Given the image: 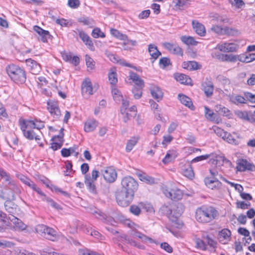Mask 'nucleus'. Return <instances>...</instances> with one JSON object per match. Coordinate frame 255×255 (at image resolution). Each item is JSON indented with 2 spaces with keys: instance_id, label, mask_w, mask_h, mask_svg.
Masks as SVG:
<instances>
[{
  "instance_id": "nucleus-1",
  "label": "nucleus",
  "mask_w": 255,
  "mask_h": 255,
  "mask_svg": "<svg viewBox=\"0 0 255 255\" xmlns=\"http://www.w3.org/2000/svg\"><path fill=\"white\" fill-rule=\"evenodd\" d=\"M219 215L218 211L212 206H203L196 209L195 218L201 223H208L215 220Z\"/></svg>"
},
{
  "instance_id": "nucleus-2",
  "label": "nucleus",
  "mask_w": 255,
  "mask_h": 255,
  "mask_svg": "<svg viewBox=\"0 0 255 255\" xmlns=\"http://www.w3.org/2000/svg\"><path fill=\"white\" fill-rule=\"evenodd\" d=\"M6 72L11 80L17 84H22L26 81L25 71L19 66L10 64L6 68Z\"/></svg>"
},
{
  "instance_id": "nucleus-3",
  "label": "nucleus",
  "mask_w": 255,
  "mask_h": 255,
  "mask_svg": "<svg viewBox=\"0 0 255 255\" xmlns=\"http://www.w3.org/2000/svg\"><path fill=\"white\" fill-rule=\"evenodd\" d=\"M123 224L130 229L129 234L134 238H138L143 242L150 243H155V241L151 238L146 236L145 235L138 231L139 226L135 224L129 219H124L123 221Z\"/></svg>"
},
{
  "instance_id": "nucleus-4",
  "label": "nucleus",
  "mask_w": 255,
  "mask_h": 255,
  "mask_svg": "<svg viewBox=\"0 0 255 255\" xmlns=\"http://www.w3.org/2000/svg\"><path fill=\"white\" fill-rule=\"evenodd\" d=\"M121 190L134 195V192L138 188V183L132 177L128 176L124 177L121 181Z\"/></svg>"
},
{
  "instance_id": "nucleus-5",
  "label": "nucleus",
  "mask_w": 255,
  "mask_h": 255,
  "mask_svg": "<svg viewBox=\"0 0 255 255\" xmlns=\"http://www.w3.org/2000/svg\"><path fill=\"white\" fill-rule=\"evenodd\" d=\"M36 232L43 237L54 241L57 239V232L53 229L44 225H38L36 227Z\"/></svg>"
},
{
  "instance_id": "nucleus-6",
  "label": "nucleus",
  "mask_w": 255,
  "mask_h": 255,
  "mask_svg": "<svg viewBox=\"0 0 255 255\" xmlns=\"http://www.w3.org/2000/svg\"><path fill=\"white\" fill-rule=\"evenodd\" d=\"M133 197V194L121 189L116 194L117 202L122 207L128 206L132 202Z\"/></svg>"
},
{
  "instance_id": "nucleus-7",
  "label": "nucleus",
  "mask_w": 255,
  "mask_h": 255,
  "mask_svg": "<svg viewBox=\"0 0 255 255\" xmlns=\"http://www.w3.org/2000/svg\"><path fill=\"white\" fill-rule=\"evenodd\" d=\"M20 188L13 180L6 184L5 194L7 198L13 200L15 198V195L20 194Z\"/></svg>"
},
{
  "instance_id": "nucleus-8",
  "label": "nucleus",
  "mask_w": 255,
  "mask_h": 255,
  "mask_svg": "<svg viewBox=\"0 0 255 255\" xmlns=\"http://www.w3.org/2000/svg\"><path fill=\"white\" fill-rule=\"evenodd\" d=\"M236 168L238 171L240 172L246 170L255 171V166L249 162L246 159H239L237 160Z\"/></svg>"
},
{
  "instance_id": "nucleus-9",
  "label": "nucleus",
  "mask_w": 255,
  "mask_h": 255,
  "mask_svg": "<svg viewBox=\"0 0 255 255\" xmlns=\"http://www.w3.org/2000/svg\"><path fill=\"white\" fill-rule=\"evenodd\" d=\"M76 34H78L80 38L84 43L88 46V48L92 51L95 50V47L90 37L82 30L77 28L73 31Z\"/></svg>"
},
{
  "instance_id": "nucleus-10",
  "label": "nucleus",
  "mask_w": 255,
  "mask_h": 255,
  "mask_svg": "<svg viewBox=\"0 0 255 255\" xmlns=\"http://www.w3.org/2000/svg\"><path fill=\"white\" fill-rule=\"evenodd\" d=\"M164 194L168 198L173 200H178L182 197L181 190L178 189H170L164 188L163 189Z\"/></svg>"
},
{
  "instance_id": "nucleus-11",
  "label": "nucleus",
  "mask_w": 255,
  "mask_h": 255,
  "mask_svg": "<svg viewBox=\"0 0 255 255\" xmlns=\"http://www.w3.org/2000/svg\"><path fill=\"white\" fill-rule=\"evenodd\" d=\"M47 110L51 116L55 119H58L61 116V112L58 104L55 101L47 102Z\"/></svg>"
},
{
  "instance_id": "nucleus-12",
  "label": "nucleus",
  "mask_w": 255,
  "mask_h": 255,
  "mask_svg": "<svg viewBox=\"0 0 255 255\" xmlns=\"http://www.w3.org/2000/svg\"><path fill=\"white\" fill-rule=\"evenodd\" d=\"M238 48V45L234 43L225 42L222 44H218L216 49H219L223 52H232L236 51Z\"/></svg>"
},
{
  "instance_id": "nucleus-13",
  "label": "nucleus",
  "mask_w": 255,
  "mask_h": 255,
  "mask_svg": "<svg viewBox=\"0 0 255 255\" xmlns=\"http://www.w3.org/2000/svg\"><path fill=\"white\" fill-rule=\"evenodd\" d=\"M92 83L89 79H86L82 83V94L85 98H88L93 94Z\"/></svg>"
},
{
  "instance_id": "nucleus-14",
  "label": "nucleus",
  "mask_w": 255,
  "mask_h": 255,
  "mask_svg": "<svg viewBox=\"0 0 255 255\" xmlns=\"http://www.w3.org/2000/svg\"><path fill=\"white\" fill-rule=\"evenodd\" d=\"M163 45L171 53L182 56L183 51L182 49L176 44L169 42H165L163 43Z\"/></svg>"
},
{
  "instance_id": "nucleus-15",
  "label": "nucleus",
  "mask_w": 255,
  "mask_h": 255,
  "mask_svg": "<svg viewBox=\"0 0 255 255\" xmlns=\"http://www.w3.org/2000/svg\"><path fill=\"white\" fill-rule=\"evenodd\" d=\"M102 173L105 180L109 182H114L117 177L116 171L112 168H107Z\"/></svg>"
},
{
  "instance_id": "nucleus-16",
  "label": "nucleus",
  "mask_w": 255,
  "mask_h": 255,
  "mask_svg": "<svg viewBox=\"0 0 255 255\" xmlns=\"http://www.w3.org/2000/svg\"><path fill=\"white\" fill-rule=\"evenodd\" d=\"M231 232L228 229H223L219 232L218 239L223 244H227L231 240Z\"/></svg>"
},
{
  "instance_id": "nucleus-17",
  "label": "nucleus",
  "mask_w": 255,
  "mask_h": 255,
  "mask_svg": "<svg viewBox=\"0 0 255 255\" xmlns=\"http://www.w3.org/2000/svg\"><path fill=\"white\" fill-rule=\"evenodd\" d=\"M26 65L29 67L30 72L33 74H38L41 70L40 65L35 60L29 58L25 60Z\"/></svg>"
},
{
  "instance_id": "nucleus-18",
  "label": "nucleus",
  "mask_w": 255,
  "mask_h": 255,
  "mask_svg": "<svg viewBox=\"0 0 255 255\" xmlns=\"http://www.w3.org/2000/svg\"><path fill=\"white\" fill-rule=\"evenodd\" d=\"M227 97H228V100L235 105H239V104L246 103L245 97L234 94L227 95Z\"/></svg>"
},
{
  "instance_id": "nucleus-19",
  "label": "nucleus",
  "mask_w": 255,
  "mask_h": 255,
  "mask_svg": "<svg viewBox=\"0 0 255 255\" xmlns=\"http://www.w3.org/2000/svg\"><path fill=\"white\" fill-rule=\"evenodd\" d=\"M33 30L39 34L40 39L43 42H46L47 41L48 38L50 36L48 31L45 30L37 25L33 26Z\"/></svg>"
},
{
  "instance_id": "nucleus-20",
  "label": "nucleus",
  "mask_w": 255,
  "mask_h": 255,
  "mask_svg": "<svg viewBox=\"0 0 255 255\" xmlns=\"http://www.w3.org/2000/svg\"><path fill=\"white\" fill-rule=\"evenodd\" d=\"M192 24L193 29L197 34L201 36H203L205 35L206 30L204 25L196 20H192Z\"/></svg>"
},
{
  "instance_id": "nucleus-21",
  "label": "nucleus",
  "mask_w": 255,
  "mask_h": 255,
  "mask_svg": "<svg viewBox=\"0 0 255 255\" xmlns=\"http://www.w3.org/2000/svg\"><path fill=\"white\" fill-rule=\"evenodd\" d=\"M8 220L13 223L15 230L23 231L27 228V226L25 224L14 216L9 217Z\"/></svg>"
},
{
  "instance_id": "nucleus-22",
  "label": "nucleus",
  "mask_w": 255,
  "mask_h": 255,
  "mask_svg": "<svg viewBox=\"0 0 255 255\" xmlns=\"http://www.w3.org/2000/svg\"><path fill=\"white\" fill-rule=\"evenodd\" d=\"M205 183L207 186L211 189L219 188L222 186V183L219 180L212 179L209 177H206L205 178Z\"/></svg>"
},
{
  "instance_id": "nucleus-23",
  "label": "nucleus",
  "mask_w": 255,
  "mask_h": 255,
  "mask_svg": "<svg viewBox=\"0 0 255 255\" xmlns=\"http://www.w3.org/2000/svg\"><path fill=\"white\" fill-rule=\"evenodd\" d=\"M98 125V122L95 119L87 120L84 125V130L87 132L94 131Z\"/></svg>"
},
{
  "instance_id": "nucleus-24",
  "label": "nucleus",
  "mask_w": 255,
  "mask_h": 255,
  "mask_svg": "<svg viewBox=\"0 0 255 255\" xmlns=\"http://www.w3.org/2000/svg\"><path fill=\"white\" fill-rule=\"evenodd\" d=\"M122 100V105L121 109V113L123 115V121L125 123L127 122L128 120H129V117H128L129 113L126 112V111L128 109V107L129 106V102L127 100Z\"/></svg>"
},
{
  "instance_id": "nucleus-25",
  "label": "nucleus",
  "mask_w": 255,
  "mask_h": 255,
  "mask_svg": "<svg viewBox=\"0 0 255 255\" xmlns=\"http://www.w3.org/2000/svg\"><path fill=\"white\" fill-rule=\"evenodd\" d=\"M174 77L176 81L179 82L181 84L191 85L192 80L191 78L181 73H176L174 75Z\"/></svg>"
},
{
  "instance_id": "nucleus-26",
  "label": "nucleus",
  "mask_w": 255,
  "mask_h": 255,
  "mask_svg": "<svg viewBox=\"0 0 255 255\" xmlns=\"http://www.w3.org/2000/svg\"><path fill=\"white\" fill-rule=\"evenodd\" d=\"M16 177L18 178L22 183L33 190L36 186L35 183L29 178L21 174H16Z\"/></svg>"
},
{
  "instance_id": "nucleus-27",
  "label": "nucleus",
  "mask_w": 255,
  "mask_h": 255,
  "mask_svg": "<svg viewBox=\"0 0 255 255\" xmlns=\"http://www.w3.org/2000/svg\"><path fill=\"white\" fill-rule=\"evenodd\" d=\"M129 78L135 84L138 88H142L144 87L143 81L139 76L132 72L129 73Z\"/></svg>"
},
{
  "instance_id": "nucleus-28",
  "label": "nucleus",
  "mask_w": 255,
  "mask_h": 255,
  "mask_svg": "<svg viewBox=\"0 0 255 255\" xmlns=\"http://www.w3.org/2000/svg\"><path fill=\"white\" fill-rule=\"evenodd\" d=\"M120 238L122 241H126L128 244H129L131 246L135 247L139 249H141V250L145 249V247L143 245L137 243L135 240H134L133 239H129L126 235H121L120 236Z\"/></svg>"
},
{
  "instance_id": "nucleus-29",
  "label": "nucleus",
  "mask_w": 255,
  "mask_h": 255,
  "mask_svg": "<svg viewBox=\"0 0 255 255\" xmlns=\"http://www.w3.org/2000/svg\"><path fill=\"white\" fill-rule=\"evenodd\" d=\"M150 93L152 97L159 102L163 97V93L157 86H153L150 88Z\"/></svg>"
},
{
  "instance_id": "nucleus-30",
  "label": "nucleus",
  "mask_w": 255,
  "mask_h": 255,
  "mask_svg": "<svg viewBox=\"0 0 255 255\" xmlns=\"http://www.w3.org/2000/svg\"><path fill=\"white\" fill-rule=\"evenodd\" d=\"M78 21L84 25L92 27L94 26L95 22L94 20L90 17L83 16L78 18Z\"/></svg>"
},
{
  "instance_id": "nucleus-31",
  "label": "nucleus",
  "mask_w": 255,
  "mask_h": 255,
  "mask_svg": "<svg viewBox=\"0 0 255 255\" xmlns=\"http://www.w3.org/2000/svg\"><path fill=\"white\" fill-rule=\"evenodd\" d=\"M178 97L179 100L183 105H184L189 108L193 110L194 107L190 98L183 94H179Z\"/></svg>"
},
{
  "instance_id": "nucleus-32",
  "label": "nucleus",
  "mask_w": 255,
  "mask_h": 255,
  "mask_svg": "<svg viewBox=\"0 0 255 255\" xmlns=\"http://www.w3.org/2000/svg\"><path fill=\"white\" fill-rule=\"evenodd\" d=\"M148 52L154 60L156 59L160 55V52L157 49V47L154 44H150L148 45Z\"/></svg>"
},
{
  "instance_id": "nucleus-33",
  "label": "nucleus",
  "mask_w": 255,
  "mask_h": 255,
  "mask_svg": "<svg viewBox=\"0 0 255 255\" xmlns=\"http://www.w3.org/2000/svg\"><path fill=\"white\" fill-rule=\"evenodd\" d=\"M21 129L26 130V128H35V121L22 120L19 121Z\"/></svg>"
},
{
  "instance_id": "nucleus-34",
  "label": "nucleus",
  "mask_w": 255,
  "mask_h": 255,
  "mask_svg": "<svg viewBox=\"0 0 255 255\" xmlns=\"http://www.w3.org/2000/svg\"><path fill=\"white\" fill-rule=\"evenodd\" d=\"M223 61L236 62L238 61L242 62V55H236L233 54H225L223 56Z\"/></svg>"
},
{
  "instance_id": "nucleus-35",
  "label": "nucleus",
  "mask_w": 255,
  "mask_h": 255,
  "mask_svg": "<svg viewBox=\"0 0 255 255\" xmlns=\"http://www.w3.org/2000/svg\"><path fill=\"white\" fill-rule=\"evenodd\" d=\"M182 67L184 69L190 71L197 70L199 68L198 63L195 61L184 62L182 64Z\"/></svg>"
},
{
  "instance_id": "nucleus-36",
  "label": "nucleus",
  "mask_w": 255,
  "mask_h": 255,
  "mask_svg": "<svg viewBox=\"0 0 255 255\" xmlns=\"http://www.w3.org/2000/svg\"><path fill=\"white\" fill-rule=\"evenodd\" d=\"M109 81L111 85H116L118 82L117 75L115 68L110 69L108 74Z\"/></svg>"
},
{
  "instance_id": "nucleus-37",
  "label": "nucleus",
  "mask_w": 255,
  "mask_h": 255,
  "mask_svg": "<svg viewBox=\"0 0 255 255\" xmlns=\"http://www.w3.org/2000/svg\"><path fill=\"white\" fill-rule=\"evenodd\" d=\"M166 209H168L169 210V212H170V215L169 216V218L172 221V222H176V221H177V219L181 215L182 213V205L181 204H178V206H177V208L178 209H179V212L178 213H176L175 214V216L174 215L172 216L171 214L172 213V210H170L169 209H168V208L166 206L164 207Z\"/></svg>"
},
{
  "instance_id": "nucleus-38",
  "label": "nucleus",
  "mask_w": 255,
  "mask_h": 255,
  "mask_svg": "<svg viewBox=\"0 0 255 255\" xmlns=\"http://www.w3.org/2000/svg\"><path fill=\"white\" fill-rule=\"evenodd\" d=\"M203 90L207 97L211 96L213 94L214 86L210 83H205L202 85Z\"/></svg>"
},
{
  "instance_id": "nucleus-39",
  "label": "nucleus",
  "mask_w": 255,
  "mask_h": 255,
  "mask_svg": "<svg viewBox=\"0 0 255 255\" xmlns=\"http://www.w3.org/2000/svg\"><path fill=\"white\" fill-rule=\"evenodd\" d=\"M215 110L216 112L224 116H228L230 113V110L228 108L221 105H216L215 107Z\"/></svg>"
},
{
  "instance_id": "nucleus-40",
  "label": "nucleus",
  "mask_w": 255,
  "mask_h": 255,
  "mask_svg": "<svg viewBox=\"0 0 255 255\" xmlns=\"http://www.w3.org/2000/svg\"><path fill=\"white\" fill-rule=\"evenodd\" d=\"M5 210L11 214V216L15 214L16 211V205L10 201H7L5 202Z\"/></svg>"
},
{
  "instance_id": "nucleus-41",
  "label": "nucleus",
  "mask_w": 255,
  "mask_h": 255,
  "mask_svg": "<svg viewBox=\"0 0 255 255\" xmlns=\"http://www.w3.org/2000/svg\"><path fill=\"white\" fill-rule=\"evenodd\" d=\"M182 42L188 45H196L197 42L195 41L194 38L191 36H183L181 37Z\"/></svg>"
},
{
  "instance_id": "nucleus-42",
  "label": "nucleus",
  "mask_w": 255,
  "mask_h": 255,
  "mask_svg": "<svg viewBox=\"0 0 255 255\" xmlns=\"http://www.w3.org/2000/svg\"><path fill=\"white\" fill-rule=\"evenodd\" d=\"M24 136L30 140L35 138L36 141L39 140V136L36 135L33 131L30 130H22Z\"/></svg>"
},
{
  "instance_id": "nucleus-43",
  "label": "nucleus",
  "mask_w": 255,
  "mask_h": 255,
  "mask_svg": "<svg viewBox=\"0 0 255 255\" xmlns=\"http://www.w3.org/2000/svg\"><path fill=\"white\" fill-rule=\"evenodd\" d=\"M110 31L113 36L120 40H125L127 39V36L126 35L122 34L116 29H111Z\"/></svg>"
},
{
  "instance_id": "nucleus-44",
  "label": "nucleus",
  "mask_w": 255,
  "mask_h": 255,
  "mask_svg": "<svg viewBox=\"0 0 255 255\" xmlns=\"http://www.w3.org/2000/svg\"><path fill=\"white\" fill-rule=\"evenodd\" d=\"M63 129L61 128L60 130L59 133L57 135H54L52 138V142L51 143H61L64 141L63 132Z\"/></svg>"
},
{
  "instance_id": "nucleus-45",
  "label": "nucleus",
  "mask_w": 255,
  "mask_h": 255,
  "mask_svg": "<svg viewBox=\"0 0 255 255\" xmlns=\"http://www.w3.org/2000/svg\"><path fill=\"white\" fill-rule=\"evenodd\" d=\"M139 206H140V207L144 209L146 212L151 213H153L154 211L152 205L149 203L140 202L139 203Z\"/></svg>"
},
{
  "instance_id": "nucleus-46",
  "label": "nucleus",
  "mask_w": 255,
  "mask_h": 255,
  "mask_svg": "<svg viewBox=\"0 0 255 255\" xmlns=\"http://www.w3.org/2000/svg\"><path fill=\"white\" fill-rule=\"evenodd\" d=\"M0 176L7 184L13 180L10 177L9 174L1 168H0Z\"/></svg>"
},
{
  "instance_id": "nucleus-47",
  "label": "nucleus",
  "mask_w": 255,
  "mask_h": 255,
  "mask_svg": "<svg viewBox=\"0 0 255 255\" xmlns=\"http://www.w3.org/2000/svg\"><path fill=\"white\" fill-rule=\"evenodd\" d=\"M112 93L114 99L117 102H120L122 99L123 96L120 91L117 88H114L112 90Z\"/></svg>"
},
{
  "instance_id": "nucleus-48",
  "label": "nucleus",
  "mask_w": 255,
  "mask_h": 255,
  "mask_svg": "<svg viewBox=\"0 0 255 255\" xmlns=\"http://www.w3.org/2000/svg\"><path fill=\"white\" fill-rule=\"evenodd\" d=\"M224 33L229 35H237L240 34V32L238 29L228 27L224 28Z\"/></svg>"
},
{
  "instance_id": "nucleus-49",
  "label": "nucleus",
  "mask_w": 255,
  "mask_h": 255,
  "mask_svg": "<svg viewBox=\"0 0 255 255\" xmlns=\"http://www.w3.org/2000/svg\"><path fill=\"white\" fill-rule=\"evenodd\" d=\"M93 181L90 176L88 175L85 176V183L86 185L88 186L89 189L92 192L95 191V186L93 183Z\"/></svg>"
},
{
  "instance_id": "nucleus-50",
  "label": "nucleus",
  "mask_w": 255,
  "mask_h": 255,
  "mask_svg": "<svg viewBox=\"0 0 255 255\" xmlns=\"http://www.w3.org/2000/svg\"><path fill=\"white\" fill-rule=\"evenodd\" d=\"M242 62L249 63L255 60V53H248L246 55H242Z\"/></svg>"
},
{
  "instance_id": "nucleus-51",
  "label": "nucleus",
  "mask_w": 255,
  "mask_h": 255,
  "mask_svg": "<svg viewBox=\"0 0 255 255\" xmlns=\"http://www.w3.org/2000/svg\"><path fill=\"white\" fill-rule=\"evenodd\" d=\"M92 36L95 38H98L99 37L104 38L105 37V34L99 28H95L92 31Z\"/></svg>"
},
{
  "instance_id": "nucleus-52",
  "label": "nucleus",
  "mask_w": 255,
  "mask_h": 255,
  "mask_svg": "<svg viewBox=\"0 0 255 255\" xmlns=\"http://www.w3.org/2000/svg\"><path fill=\"white\" fill-rule=\"evenodd\" d=\"M245 98L246 99V102L249 101L252 103L253 105L251 106L255 107V95H254L251 93L247 92L245 93Z\"/></svg>"
},
{
  "instance_id": "nucleus-53",
  "label": "nucleus",
  "mask_w": 255,
  "mask_h": 255,
  "mask_svg": "<svg viewBox=\"0 0 255 255\" xmlns=\"http://www.w3.org/2000/svg\"><path fill=\"white\" fill-rule=\"evenodd\" d=\"M86 64L88 68L93 69L95 68V62L88 55L85 56Z\"/></svg>"
},
{
  "instance_id": "nucleus-54",
  "label": "nucleus",
  "mask_w": 255,
  "mask_h": 255,
  "mask_svg": "<svg viewBox=\"0 0 255 255\" xmlns=\"http://www.w3.org/2000/svg\"><path fill=\"white\" fill-rule=\"evenodd\" d=\"M213 128L217 135L222 137L223 139H225L226 132L224 131L223 129L216 126L214 127Z\"/></svg>"
},
{
  "instance_id": "nucleus-55",
  "label": "nucleus",
  "mask_w": 255,
  "mask_h": 255,
  "mask_svg": "<svg viewBox=\"0 0 255 255\" xmlns=\"http://www.w3.org/2000/svg\"><path fill=\"white\" fill-rule=\"evenodd\" d=\"M140 206L131 205L129 208L130 212L135 216H138L141 212Z\"/></svg>"
},
{
  "instance_id": "nucleus-56",
  "label": "nucleus",
  "mask_w": 255,
  "mask_h": 255,
  "mask_svg": "<svg viewBox=\"0 0 255 255\" xmlns=\"http://www.w3.org/2000/svg\"><path fill=\"white\" fill-rule=\"evenodd\" d=\"M92 213L94 214L95 216V217L99 219H100L103 221H106L107 220V215L104 213L101 212L99 210L94 211L93 212H92Z\"/></svg>"
},
{
  "instance_id": "nucleus-57",
  "label": "nucleus",
  "mask_w": 255,
  "mask_h": 255,
  "mask_svg": "<svg viewBox=\"0 0 255 255\" xmlns=\"http://www.w3.org/2000/svg\"><path fill=\"white\" fill-rule=\"evenodd\" d=\"M14 244L11 242L4 240H0V247L2 248H12L14 246Z\"/></svg>"
},
{
  "instance_id": "nucleus-58",
  "label": "nucleus",
  "mask_w": 255,
  "mask_h": 255,
  "mask_svg": "<svg viewBox=\"0 0 255 255\" xmlns=\"http://www.w3.org/2000/svg\"><path fill=\"white\" fill-rule=\"evenodd\" d=\"M210 173L211 175L210 177L212 179H217L219 180V179L224 178L220 174H219L218 172L215 169H211L210 170Z\"/></svg>"
},
{
  "instance_id": "nucleus-59",
  "label": "nucleus",
  "mask_w": 255,
  "mask_h": 255,
  "mask_svg": "<svg viewBox=\"0 0 255 255\" xmlns=\"http://www.w3.org/2000/svg\"><path fill=\"white\" fill-rule=\"evenodd\" d=\"M183 174L185 176L190 179L192 178L194 176L193 170L191 166H189L184 170Z\"/></svg>"
},
{
  "instance_id": "nucleus-60",
  "label": "nucleus",
  "mask_w": 255,
  "mask_h": 255,
  "mask_svg": "<svg viewBox=\"0 0 255 255\" xmlns=\"http://www.w3.org/2000/svg\"><path fill=\"white\" fill-rule=\"evenodd\" d=\"M205 116L207 119L210 120L216 115L212 110L207 107H205Z\"/></svg>"
},
{
  "instance_id": "nucleus-61",
  "label": "nucleus",
  "mask_w": 255,
  "mask_h": 255,
  "mask_svg": "<svg viewBox=\"0 0 255 255\" xmlns=\"http://www.w3.org/2000/svg\"><path fill=\"white\" fill-rule=\"evenodd\" d=\"M140 180L149 184H152L155 183L154 178L148 175L141 176Z\"/></svg>"
},
{
  "instance_id": "nucleus-62",
  "label": "nucleus",
  "mask_w": 255,
  "mask_h": 255,
  "mask_svg": "<svg viewBox=\"0 0 255 255\" xmlns=\"http://www.w3.org/2000/svg\"><path fill=\"white\" fill-rule=\"evenodd\" d=\"M236 115L239 118L247 120L248 119L249 113L246 111H238L235 113Z\"/></svg>"
},
{
  "instance_id": "nucleus-63",
  "label": "nucleus",
  "mask_w": 255,
  "mask_h": 255,
  "mask_svg": "<svg viewBox=\"0 0 255 255\" xmlns=\"http://www.w3.org/2000/svg\"><path fill=\"white\" fill-rule=\"evenodd\" d=\"M159 64L160 67L164 68L170 64V59L166 57H162L160 59Z\"/></svg>"
},
{
  "instance_id": "nucleus-64",
  "label": "nucleus",
  "mask_w": 255,
  "mask_h": 255,
  "mask_svg": "<svg viewBox=\"0 0 255 255\" xmlns=\"http://www.w3.org/2000/svg\"><path fill=\"white\" fill-rule=\"evenodd\" d=\"M107 57L113 63H118L120 58L119 56L110 52L106 53Z\"/></svg>"
}]
</instances>
